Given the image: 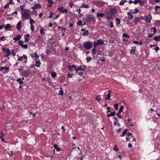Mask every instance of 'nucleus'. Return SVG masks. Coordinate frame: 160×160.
<instances>
[{"label": "nucleus", "instance_id": "1", "mask_svg": "<svg viewBox=\"0 0 160 160\" xmlns=\"http://www.w3.org/2000/svg\"><path fill=\"white\" fill-rule=\"evenodd\" d=\"M22 17L25 19H28L30 18V15L29 12V10L25 9L21 12Z\"/></svg>", "mask_w": 160, "mask_h": 160}, {"label": "nucleus", "instance_id": "2", "mask_svg": "<svg viewBox=\"0 0 160 160\" xmlns=\"http://www.w3.org/2000/svg\"><path fill=\"white\" fill-rule=\"evenodd\" d=\"M93 43L92 42L88 41L85 42L83 43L84 48L87 49L89 50L92 48Z\"/></svg>", "mask_w": 160, "mask_h": 160}, {"label": "nucleus", "instance_id": "3", "mask_svg": "<svg viewBox=\"0 0 160 160\" xmlns=\"http://www.w3.org/2000/svg\"><path fill=\"white\" fill-rule=\"evenodd\" d=\"M86 21L87 22H91L92 20L95 21V18L93 15L92 14H87L86 18Z\"/></svg>", "mask_w": 160, "mask_h": 160}, {"label": "nucleus", "instance_id": "4", "mask_svg": "<svg viewBox=\"0 0 160 160\" xmlns=\"http://www.w3.org/2000/svg\"><path fill=\"white\" fill-rule=\"evenodd\" d=\"M110 13L108 15L109 18H111L112 16H114L115 14L116 13L117 10L116 9L114 8H111L110 9Z\"/></svg>", "mask_w": 160, "mask_h": 160}, {"label": "nucleus", "instance_id": "5", "mask_svg": "<svg viewBox=\"0 0 160 160\" xmlns=\"http://www.w3.org/2000/svg\"><path fill=\"white\" fill-rule=\"evenodd\" d=\"M2 50L3 52H5L7 53V54L5 55V57H8L10 55L11 53L10 52V51L8 48H4L2 49Z\"/></svg>", "mask_w": 160, "mask_h": 160}, {"label": "nucleus", "instance_id": "6", "mask_svg": "<svg viewBox=\"0 0 160 160\" xmlns=\"http://www.w3.org/2000/svg\"><path fill=\"white\" fill-rule=\"evenodd\" d=\"M31 56L35 60L37 59L39 57V56L35 53H32L31 54Z\"/></svg>", "mask_w": 160, "mask_h": 160}, {"label": "nucleus", "instance_id": "7", "mask_svg": "<svg viewBox=\"0 0 160 160\" xmlns=\"http://www.w3.org/2000/svg\"><path fill=\"white\" fill-rule=\"evenodd\" d=\"M41 5L39 4L38 3L33 6L31 8L32 9H37L38 8H41Z\"/></svg>", "mask_w": 160, "mask_h": 160}, {"label": "nucleus", "instance_id": "8", "mask_svg": "<svg viewBox=\"0 0 160 160\" xmlns=\"http://www.w3.org/2000/svg\"><path fill=\"white\" fill-rule=\"evenodd\" d=\"M111 91L110 90H109L108 91V95L107 96V98H105V100H109L110 99V97H111L110 94H111Z\"/></svg>", "mask_w": 160, "mask_h": 160}, {"label": "nucleus", "instance_id": "9", "mask_svg": "<svg viewBox=\"0 0 160 160\" xmlns=\"http://www.w3.org/2000/svg\"><path fill=\"white\" fill-rule=\"evenodd\" d=\"M128 15V19L129 20H131L133 18V16L132 15L131 12H128L127 13Z\"/></svg>", "mask_w": 160, "mask_h": 160}, {"label": "nucleus", "instance_id": "10", "mask_svg": "<svg viewBox=\"0 0 160 160\" xmlns=\"http://www.w3.org/2000/svg\"><path fill=\"white\" fill-rule=\"evenodd\" d=\"M21 23L20 22H18L17 25V28L19 30H20L22 28V26L21 25Z\"/></svg>", "mask_w": 160, "mask_h": 160}, {"label": "nucleus", "instance_id": "11", "mask_svg": "<svg viewBox=\"0 0 160 160\" xmlns=\"http://www.w3.org/2000/svg\"><path fill=\"white\" fill-rule=\"evenodd\" d=\"M134 22L135 23V24L137 25L138 23L140 22V20L138 18L135 17V18L133 19Z\"/></svg>", "mask_w": 160, "mask_h": 160}, {"label": "nucleus", "instance_id": "12", "mask_svg": "<svg viewBox=\"0 0 160 160\" xmlns=\"http://www.w3.org/2000/svg\"><path fill=\"white\" fill-rule=\"evenodd\" d=\"M24 76L25 77H27L30 75V73L28 70L24 71Z\"/></svg>", "mask_w": 160, "mask_h": 160}, {"label": "nucleus", "instance_id": "13", "mask_svg": "<svg viewBox=\"0 0 160 160\" xmlns=\"http://www.w3.org/2000/svg\"><path fill=\"white\" fill-rule=\"evenodd\" d=\"M132 49L133 48V49H132V50H131L130 51V54H135L136 47H132Z\"/></svg>", "mask_w": 160, "mask_h": 160}, {"label": "nucleus", "instance_id": "14", "mask_svg": "<svg viewBox=\"0 0 160 160\" xmlns=\"http://www.w3.org/2000/svg\"><path fill=\"white\" fill-rule=\"evenodd\" d=\"M97 43L99 45H102L104 44V41L102 39L98 40L97 41Z\"/></svg>", "mask_w": 160, "mask_h": 160}, {"label": "nucleus", "instance_id": "15", "mask_svg": "<svg viewBox=\"0 0 160 160\" xmlns=\"http://www.w3.org/2000/svg\"><path fill=\"white\" fill-rule=\"evenodd\" d=\"M41 65V62L39 60H37L36 62V63L35 64V66H36L38 67H39Z\"/></svg>", "mask_w": 160, "mask_h": 160}, {"label": "nucleus", "instance_id": "16", "mask_svg": "<svg viewBox=\"0 0 160 160\" xmlns=\"http://www.w3.org/2000/svg\"><path fill=\"white\" fill-rule=\"evenodd\" d=\"M21 38V35H18L17 37H14L13 39L14 40L17 41L20 39Z\"/></svg>", "mask_w": 160, "mask_h": 160}, {"label": "nucleus", "instance_id": "17", "mask_svg": "<svg viewBox=\"0 0 160 160\" xmlns=\"http://www.w3.org/2000/svg\"><path fill=\"white\" fill-rule=\"evenodd\" d=\"M9 69V67H1L0 68V71H2L3 70H8Z\"/></svg>", "mask_w": 160, "mask_h": 160}, {"label": "nucleus", "instance_id": "18", "mask_svg": "<svg viewBox=\"0 0 160 160\" xmlns=\"http://www.w3.org/2000/svg\"><path fill=\"white\" fill-rule=\"evenodd\" d=\"M53 147L57 151H59L61 150V149L58 147V146L57 144H54L53 145Z\"/></svg>", "mask_w": 160, "mask_h": 160}, {"label": "nucleus", "instance_id": "19", "mask_svg": "<svg viewBox=\"0 0 160 160\" xmlns=\"http://www.w3.org/2000/svg\"><path fill=\"white\" fill-rule=\"evenodd\" d=\"M17 81L20 84H22L23 83V81L22 80V79L21 78H18L17 80Z\"/></svg>", "mask_w": 160, "mask_h": 160}, {"label": "nucleus", "instance_id": "20", "mask_svg": "<svg viewBox=\"0 0 160 160\" xmlns=\"http://www.w3.org/2000/svg\"><path fill=\"white\" fill-rule=\"evenodd\" d=\"M89 34V31L88 30L84 31L82 33L83 36H87Z\"/></svg>", "mask_w": 160, "mask_h": 160}, {"label": "nucleus", "instance_id": "21", "mask_svg": "<svg viewBox=\"0 0 160 160\" xmlns=\"http://www.w3.org/2000/svg\"><path fill=\"white\" fill-rule=\"evenodd\" d=\"M128 131V129H125L124 130V131L122 132V134L120 135V136L121 137H122L124 136V135L127 133Z\"/></svg>", "mask_w": 160, "mask_h": 160}, {"label": "nucleus", "instance_id": "22", "mask_svg": "<svg viewBox=\"0 0 160 160\" xmlns=\"http://www.w3.org/2000/svg\"><path fill=\"white\" fill-rule=\"evenodd\" d=\"M78 70H81L82 71H84L83 68H82V66H79L78 68L77 69V72H78Z\"/></svg>", "mask_w": 160, "mask_h": 160}, {"label": "nucleus", "instance_id": "23", "mask_svg": "<svg viewBox=\"0 0 160 160\" xmlns=\"http://www.w3.org/2000/svg\"><path fill=\"white\" fill-rule=\"evenodd\" d=\"M115 115V112H112L110 114H108L107 115V117H110L111 116H114Z\"/></svg>", "mask_w": 160, "mask_h": 160}, {"label": "nucleus", "instance_id": "24", "mask_svg": "<svg viewBox=\"0 0 160 160\" xmlns=\"http://www.w3.org/2000/svg\"><path fill=\"white\" fill-rule=\"evenodd\" d=\"M104 16V14L102 13H98L97 14V17H102Z\"/></svg>", "mask_w": 160, "mask_h": 160}, {"label": "nucleus", "instance_id": "25", "mask_svg": "<svg viewBox=\"0 0 160 160\" xmlns=\"http://www.w3.org/2000/svg\"><path fill=\"white\" fill-rule=\"evenodd\" d=\"M115 22L117 24H119L120 23V20L118 18H116V19Z\"/></svg>", "mask_w": 160, "mask_h": 160}, {"label": "nucleus", "instance_id": "26", "mask_svg": "<svg viewBox=\"0 0 160 160\" xmlns=\"http://www.w3.org/2000/svg\"><path fill=\"white\" fill-rule=\"evenodd\" d=\"M94 48L92 50V54L93 55H94L96 54V49L95 48Z\"/></svg>", "mask_w": 160, "mask_h": 160}, {"label": "nucleus", "instance_id": "27", "mask_svg": "<svg viewBox=\"0 0 160 160\" xmlns=\"http://www.w3.org/2000/svg\"><path fill=\"white\" fill-rule=\"evenodd\" d=\"M63 7H58L57 8V10H58L60 11L61 12L63 13Z\"/></svg>", "mask_w": 160, "mask_h": 160}, {"label": "nucleus", "instance_id": "28", "mask_svg": "<svg viewBox=\"0 0 160 160\" xmlns=\"http://www.w3.org/2000/svg\"><path fill=\"white\" fill-rule=\"evenodd\" d=\"M145 18H146V19L145 20V21L146 22H147L148 23H149L150 22V19L149 18H148V17L147 16H145Z\"/></svg>", "mask_w": 160, "mask_h": 160}, {"label": "nucleus", "instance_id": "29", "mask_svg": "<svg viewBox=\"0 0 160 160\" xmlns=\"http://www.w3.org/2000/svg\"><path fill=\"white\" fill-rule=\"evenodd\" d=\"M10 25L9 24H8L6 25V26L5 27V29H8V28H10Z\"/></svg>", "mask_w": 160, "mask_h": 160}, {"label": "nucleus", "instance_id": "30", "mask_svg": "<svg viewBox=\"0 0 160 160\" xmlns=\"http://www.w3.org/2000/svg\"><path fill=\"white\" fill-rule=\"evenodd\" d=\"M97 42L94 41L93 43V47L94 48H96L97 46H99V44L97 43Z\"/></svg>", "mask_w": 160, "mask_h": 160}, {"label": "nucleus", "instance_id": "31", "mask_svg": "<svg viewBox=\"0 0 160 160\" xmlns=\"http://www.w3.org/2000/svg\"><path fill=\"white\" fill-rule=\"evenodd\" d=\"M81 8L84 7L85 8H89V5L88 4L82 5L81 7Z\"/></svg>", "mask_w": 160, "mask_h": 160}, {"label": "nucleus", "instance_id": "32", "mask_svg": "<svg viewBox=\"0 0 160 160\" xmlns=\"http://www.w3.org/2000/svg\"><path fill=\"white\" fill-rule=\"evenodd\" d=\"M68 69L70 71H72L73 70L72 68V66L70 65H69L68 66Z\"/></svg>", "mask_w": 160, "mask_h": 160}, {"label": "nucleus", "instance_id": "33", "mask_svg": "<svg viewBox=\"0 0 160 160\" xmlns=\"http://www.w3.org/2000/svg\"><path fill=\"white\" fill-rule=\"evenodd\" d=\"M23 58L25 59L26 60L24 62L25 63H26L27 62V56L25 55H23Z\"/></svg>", "mask_w": 160, "mask_h": 160}, {"label": "nucleus", "instance_id": "34", "mask_svg": "<svg viewBox=\"0 0 160 160\" xmlns=\"http://www.w3.org/2000/svg\"><path fill=\"white\" fill-rule=\"evenodd\" d=\"M82 21L79 20L77 22V25H82Z\"/></svg>", "mask_w": 160, "mask_h": 160}, {"label": "nucleus", "instance_id": "35", "mask_svg": "<svg viewBox=\"0 0 160 160\" xmlns=\"http://www.w3.org/2000/svg\"><path fill=\"white\" fill-rule=\"evenodd\" d=\"M109 27L111 28H112L113 27V23L112 22H110L109 24Z\"/></svg>", "mask_w": 160, "mask_h": 160}, {"label": "nucleus", "instance_id": "36", "mask_svg": "<svg viewBox=\"0 0 160 160\" xmlns=\"http://www.w3.org/2000/svg\"><path fill=\"white\" fill-rule=\"evenodd\" d=\"M113 149L114 151H118L119 150L118 148L117 147V145H115L114 146V148Z\"/></svg>", "mask_w": 160, "mask_h": 160}, {"label": "nucleus", "instance_id": "37", "mask_svg": "<svg viewBox=\"0 0 160 160\" xmlns=\"http://www.w3.org/2000/svg\"><path fill=\"white\" fill-rule=\"evenodd\" d=\"M51 75L52 76L53 78H55V77H56V73L55 72H52V73L51 74Z\"/></svg>", "mask_w": 160, "mask_h": 160}, {"label": "nucleus", "instance_id": "38", "mask_svg": "<svg viewBox=\"0 0 160 160\" xmlns=\"http://www.w3.org/2000/svg\"><path fill=\"white\" fill-rule=\"evenodd\" d=\"M18 44L21 47L23 45V42L22 41L20 40L18 42Z\"/></svg>", "mask_w": 160, "mask_h": 160}, {"label": "nucleus", "instance_id": "39", "mask_svg": "<svg viewBox=\"0 0 160 160\" xmlns=\"http://www.w3.org/2000/svg\"><path fill=\"white\" fill-rule=\"evenodd\" d=\"M30 25H32V23H34L35 22L33 19H32L31 18H30Z\"/></svg>", "mask_w": 160, "mask_h": 160}, {"label": "nucleus", "instance_id": "40", "mask_svg": "<svg viewBox=\"0 0 160 160\" xmlns=\"http://www.w3.org/2000/svg\"><path fill=\"white\" fill-rule=\"evenodd\" d=\"M121 113V112H118L117 114V115L118 117L120 118H122V116L120 115Z\"/></svg>", "mask_w": 160, "mask_h": 160}, {"label": "nucleus", "instance_id": "41", "mask_svg": "<svg viewBox=\"0 0 160 160\" xmlns=\"http://www.w3.org/2000/svg\"><path fill=\"white\" fill-rule=\"evenodd\" d=\"M124 109V107L123 106H122L121 107L118 112H122V111Z\"/></svg>", "mask_w": 160, "mask_h": 160}, {"label": "nucleus", "instance_id": "42", "mask_svg": "<svg viewBox=\"0 0 160 160\" xmlns=\"http://www.w3.org/2000/svg\"><path fill=\"white\" fill-rule=\"evenodd\" d=\"M154 39L156 41H158L159 40L158 36H156L154 38Z\"/></svg>", "mask_w": 160, "mask_h": 160}, {"label": "nucleus", "instance_id": "43", "mask_svg": "<svg viewBox=\"0 0 160 160\" xmlns=\"http://www.w3.org/2000/svg\"><path fill=\"white\" fill-rule=\"evenodd\" d=\"M45 29H41L40 31V33L41 34L43 35L44 34L45 32H44Z\"/></svg>", "mask_w": 160, "mask_h": 160}, {"label": "nucleus", "instance_id": "44", "mask_svg": "<svg viewBox=\"0 0 160 160\" xmlns=\"http://www.w3.org/2000/svg\"><path fill=\"white\" fill-rule=\"evenodd\" d=\"M96 99L99 102L100 99L101 98L99 97L98 96H97L95 97Z\"/></svg>", "mask_w": 160, "mask_h": 160}, {"label": "nucleus", "instance_id": "45", "mask_svg": "<svg viewBox=\"0 0 160 160\" xmlns=\"http://www.w3.org/2000/svg\"><path fill=\"white\" fill-rule=\"evenodd\" d=\"M60 93H59V95H62L63 94V91L62 90H61L59 91Z\"/></svg>", "mask_w": 160, "mask_h": 160}, {"label": "nucleus", "instance_id": "46", "mask_svg": "<svg viewBox=\"0 0 160 160\" xmlns=\"http://www.w3.org/2000/svg\"><path fill=\"white\" fill-rule=\"evenodd\" d=\"M122 36H123L124 37H125L126 38H129V36L126 33H124L122 35Z\"/></svg>", "mask_w": 160, "mask_h": 160}, {"label": "nucleus", "instance_id": "47", "mask_svg": "<svg viewBox=\"0 0 160 160\" xmlns=\"http://www.w3.org/2000/svg\"><path fill=\"white\" fill-rule=\"evenodd\" d=\"M138 11H139V10L138 9L136 8H135V9L134 10V11L133 12V13L136 14L138 12Z\"/></svg>", "mask_w": 160, "mask_h": 160}, {"label": "nucleus", "instance_id": "48", "mask_svg": "<svg viewBox=\"0 0 160 160\" xmlns=\"http://www.w3.org/2000/svg\"><path fill=\"white\" fill-rule=\"evenodd\" d=\"M22 47H23V48L24 49H27L28 48V46L27 44L25 45H23L22 46Z\"/></svg>", "mask_w": 160, "mask_h": 160}, {"label": "nucleus", "instance_id": "49", "mask_svg": "<svg viewBox=\"0 0 160 160\" xmlns=\"http://www.w3.org/2000/svg\"><path fill=\"white\" fill-rule=\"evenodd\" d=\"M152 28L153 30V34H154L156 32L157 30H156V28L155 27H154Z\"/></svg>", "mask_w": 160, "mask_h": 160}, {"label": "nucleus", "instance_id": "50", "mask_svg": "<svg viewBox=\"0 0 160 160\" xmlns=\"http://www.w3.org/2000/svg\"><path fill=\"white\" fill-rule=\"evenodd\" d=\"M0 39L2 41H5L6 40V38L4 36H2V37L0 38Z\"/></svg>", "mask_w": 160, "mask_h": 160}, {"label": "nucleus", "instance_id": "51", "mask_svg": "<svg viewBox=\"0 0 160 160\" xmlns=\"http://www.w3.org/2000/svg\"><path fill=\"white\" fill-rule=\"evenodd\" d=\"M140 0H135L133 2V3L135 4H136L138 2H139Z\"/></svg>", "mask_w": 160, "mask_h": 160}, {"label": "nucleus", "instance_id": "52", "mask_svg": "<svg viewBox=\"0 0 160 160\" xmlns=\"http://www.w3.org/2000/svg\"><path fill=\"white\" fill-rule=\"evenodd\" d=\"M114 124L115 126L117 125L118 127H120V123H118L116 122H114Z\"/></svg>", "mask_w": 160, "mask_h": 160}, {"label": "nucleus", "instance_id": "53", "mask_svg": "<svg viewBox=\"0 0 160 160\" xmlns=\"http://www.w3.org/2000/svg\"><path fill=\"white\" fill-rule=\"evenodd\" d=\"M81 11V10L80 8H79L77 10V12H78V14L81 16L82 14H81L80 13Z\"/></svg>", "mask_w": 160, "mask_h": 160}, {"label": "nucleus", "instance_id": "54", "mask_svg": "<svg viewBox=\"0 0 160 160\" xmlns=\"http://www.w3.org/2000/svg\"><path fill=\"white\" fill-rule=\"evenodd\" d=\"M86 59L87 60V62H88L91 60V57H87L86 58Z\"/></svg>", "mask_w": 160, "mask_h": 160}, {"label": "nucleus", "instance_id": "55", "mask_svg": "<svg viewBox=\"0 0 160 160\" xmlns=\"http://www.w3.org/2000/svg\"><path fill=\"white\" fill-rule=\"evenodd\" d=\"M31 30L32 31H33L34 30V26L33 25H31Z\"/></svg>", "mask_w": 160, "mask_h": 160}, {"label": "nucleus", "instance_id": "56", "mask_svg": "<svg viewBox=\"0 0 160 160\" xmlns=\"http://www.w3.org/2000/svg\"><path fill=\"white\" fill-rule=\"evenodd\" d=\"M125 2V1H122L120 2L119 3L120 5H123L124 3Z\"/></svg>", "mask_w": 160, "mask_h": 160}, {"label": "nucleus", "instance_id": "57", "mask_svg": "<svg viewBox=\"0 0 160 160\" xmlns=\"http://www.w3.org/2000/svg\"><path fill=\"white\" fill-rule=\"evenodd\" d=\"M63 13H67L68 12V11L67 9H64L63 10Z\"/></svg>", "mask_w": 160, "mask_h": 160}, {"label": "nucleus", "instance_id": "58", "mask_svg": "<svg viewBox=\"0 0 160 160\" xmlns=\"http://www.w3.org/2000/svg\"><path fill=\"white\" fill-rule=\"evenodd\" d=\"M118 105L117 104H115L114 105V107L116 110L118 109Z\"/></svg>", "mask_w": 160, "mask_h": 160}, {"label": "nucleus", "instance_id": "59", "mask_svg": "<svg viewBox=\"0 0 160 160\" xmlns=\"http://www.w3.org/2000/svg\"><path fill=\"white\" fill-rule=\"evenodd\" d=\"M53 3H49L48 4H47V6L48 7H52V6Z\"/></svg>", "mask_w": 160, "mask_h": 160}, {"label": "nucleus", "instance_id": "60", "mask_svg": "<svg viewBox=\"0 0 160 160\" xmlns=\"http://www.w3.org/2000/svg\"><path fill=\"white\" fill-rule=\"evenodd\" d=\"M121 130H122L121 128H119L117 130H116L117 132V133H119L121 131Z\"/></svg>", "mask_w": 160, "mask_h": 160}, {"label": "nucleus", "instance_id": "61", "mask_svg": "<svg viewBox=\"0 0 160 160\" xmlns=\"http://www.w3.org/2000/svg\"><path fill=\"white\" fill-rule=\"evenodd\" d=\"M23 58V56L22 57H19L18 58V61H21L22 60Z\"/></svg>", "mask_w": 160, "mask_h": 160}, {"label": "nucleus", "instance_id": "62", "mask_svg": "<svg viewBox=\"0 0 160 160\" xmlns=\"http://www.w3.org/2000/svg\"><path fill=\"white\" fill-rule=\"evenodd\" d=\"M9 7V4L8 3H7L6 4V5H5L4 7V9H6V8H8Z\"/></svg>", "mask_w": 160, "mask_h": 160}, {"label": "nucleus", "instance_id": "63", "mask_svg": "<svg viewBox=\"0 0 160 160\" xmlns=\"http://www.w3.org/2000/svg\"><path fill=\"white\" fill-rule=\"evenodd\" d=\"M72 67L73 68H74L75 69V71H76V72H77V68L74 65H72Z\"/></svg>", "mask_w": 160, "mask_h": 160}, {"label": "nucleus", "instance_id": "64", "mask_svg": "<svg viewBox=\"0 0 160 160\" xmlns=\"http://www.w3.org/2000/svg\"><path fill=\"white\" fill-rule=\"evenodd\" d=\"M68 76L70 78H71L72 77V75L71 74L69 73L68 74Z\"/></svg>", "mask_w": 160, "mask_h": 160}]
</instances>
